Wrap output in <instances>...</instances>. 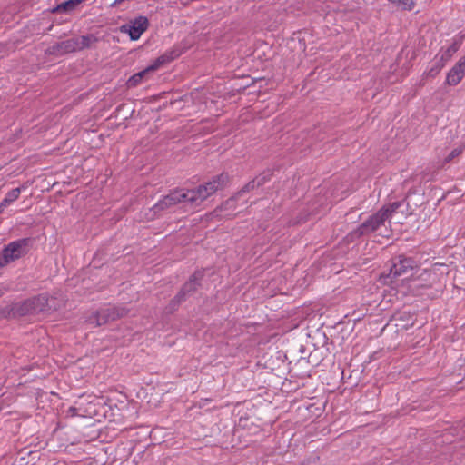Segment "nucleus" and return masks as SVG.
I'll return each instance as SVG.
<instances>
[{
	"label": "nucleus",
	"instance_id": "nucleus-17",
	"mask_svg": "<svg viewBox=\"0 0 465 465\" xmlns=\"http://www.w3.org/2000/svg\"><path fill=\"white\" fill-rule=\"evenodd\" d=\"M20 193H21L20 188H15V189H12L11 191H9L7 193V194L5 195V199L2 201V206H7L11 203L17 200Z\"/></svg>",
	"mask_w": 465,
	"mask_h": 465
},
{
	"label": "nucleus",
	"instance_id": "nucleus-25",
	"mask_svg": "<svg viewBox=\"0 0 465 465\" xmlns=\"http://www.w3.org/2000/svg\"><path fill=\"white\" fill-rule=\"evenodd\" d=\"M401 206L400 202H394L391 203L387 207H383L381 210H386L387 211V219L391 215L392 213H394L399 207Z\"/></svg>",
	"mask_w": 465,
	"mask_h": 465
},
{
	"label": "nucleus",
	"instance_id": "nucleus-2",
	"mask_svg": "<svg viewBox=\"0 0 465 465\" xmlns=\"http://www.w3.org/2000/svg\"><path fill=\"white\" fill-rule=\"evenodd\" d=\"M128 310L122 306H107L98 310L89 317L88 322L94 326H101L125 316Z\"/></svg>",
	"mask_w": 465,
	"mask_h": 465
},
{
	"label": "nucleus",
	"instance_id": "nucleus-9",
	"mask_svg": "<svg viewBox=\"0 0 465 465\" xmlns=\"http://www.w3.org/2000/svg\"><path fill=\"white\" fill-rule=\"evenodd\" d=\"M465 75V57H462L447 74L446 83L457 85Z\"/></svg>",
	"mask_w": 465,
	"mask_h": 465
},
{
	"label": "nucleus",
	"instance_id": "nucleus-26",
	"mask_svg": "<svg viewBox=\"0 0 465 465\" xmlns=\"http://www.w3.org/2000/svg\"><path fill=\"white\" fill-rule=\"evenodd\" d=\"M269 176L270 174H266V173H262L258 176H256L253 180L254 182L256 183V184L258 185V187L263 185L268 180H269Z\"/></svg>",
	"mask_w": 465,
	"mask_h": 465
},
{
	"label": "nucleus",
	"instance_id": "nucleus-27",
	"mask_svg": "<svg viewBox=\"0 0 465 465\" xmlns=\"http://www.w3.org/2000/svg\"><path fill=\"white\" fill-rule=\"evenodd\" d=\"M35 302V300L33 301H26L23 304H22V310H21V313H26L29 310V308L32 307V305L34 304Z\"/></svg>",
	"mask_w": 465,
	"mask_h": 465
},
{
	"label": "nucleus",
	"instance_id": "nucleus-13",
	"mask_svg": "<svg viewBox=\"0 0 465 465\" xmlns=\"http://www.w3.org/2000/svg\"><path fill=\"white\" fill-rule=\"evenodd\" d=\"M255 188H258V185L256 184V183L254 182V180L252 179V181H250L248 183H246L234 196L231 197L230 199H228L225 203H224V206L226 205H229L230 203H232L233 202H235L240 196H242L243 193H249L252 190H254Z\"/></svg>",
	"mask_w": 465,
	"mask_h": 465
},
{
	"label": "nucleus",
	"instance_id": "nucleus-24",
	"mask_svg": "<svg viewBox=\"0 0 465 465\" xmlns=\"http://www.w3.org/2000/svg\"><path fill=\"white\" fill-rule=\"evenodd\" d=\"M46 53L49 54L62 55L64 54L63 51L62 42L56 43L55 45L48 47Z\"/></svg>",
	"mask_w": 465,
	"mask_h": 465
},
{
	"label": "nucleus",
	"instance_id": "nucleus-8",
	"mask_svg": "<svg viewBox=\"0 0 465 465\" xmlns=\"http://www.w3.org/2000/svg\"><path fill=\"white\" fill-rule=\"evenodd\" d=\"M229 182V175L227 173H221L219 175L214 176L212 181L205 183L204 184L200 185L205 193H208V196L213 195L218 190L223 189L225 184Z\"/></svg>",
	"mask_w": 465,
	"mask_h": 465
},
{
	"label": "nucleus",
	"instance_id": "nucleus-3",
	"mask_svg": "<svg viewBox=\"0 0 465 465\" xmlns=\"http://www.w3.org/2000/svg\"><path fill=\"white\" fill-rule=\"evenodd\" d=\"M28 242L29 239L24 238L14 241L5 246L0 255V268L25 255L27 252Z\"/></svg>",
	"mask_w": 465,
	"mask_h": 465
},
{
	"label": "nucleus",
	"instance_id": "nucleus-28",
	"mask_svg": "<svg viewBox=\"0 0 465 465\" xmlns=\"http://www.w3.org/2000/svg\"><path fill=\"white\" fill-rule=\"evenodd\" d=\"M13 310H14V308H12L11 310H7L6 312L5 311V312H0V318L7 317L10 314L11 311H13Z\"/></svg>",
	"mask_w": 465,
	"mask_h": 465
},
{
	"label": "nucleus",
	"instance_id": "nucleus-6",
	"mask_svg": "<svg viewBox=\"0 0 465 465\" xmlns=\"http://www.w3.org/2000/svg\"><path fill=\"white\" fill-rule=\"evenodd\" d=\"M168 59L165 55H162L157 58L155 63L152 65H149L144 70H142L141 72L134 74L132 75L126 82V85L128 88H133L140 84L147 76L153 73L155 70L158 69V67L164 64Z\"/></svg>",
	"mask_w": 465,
	"mask_h": 465
},
{
	"label": "nucleus",
	"instance_id": "nucleus-1",
	"mask_svg": "<svg viewBox=\"0 0 465 465\" xmlns=\"http://www.w3.org/2000/svg\"><path fill=\"white\" fill-rule=\"evenodd\" d=\"M184 189H173L168 194L160 199L153 207L149 208L145 213L147 220H153L163 212L176 206L180 203H186Z\"/></svg>",
	"mask_w": 465,
	"mask_h": 465
},
{
	"label": "nucleus",
	"instance_id": "nucleus-21",
	"mask_svg": "<svg viewBox=\"0 0 465 465\" xmlns=\"http://www.w3.org/2000/svg\"><path fill=\"white\" fill-rule=\"evenodd\" d=\"M391 4L395 5L402 10H411L414 7L413 0H389Z\"/></svg>",
	"mask_w": 465,
	"mask_h": 465
},
{
	"label": "nucleus",
	"instance_id": "nucleus-5",
	"mask_svg": "<svg viewBox=\"0 0 465 465\" xmlns=\"http://www.w3.org/2000/svg\"><path fill=\"white\" fill-rule=\"evenodd\" d=\"M148 26L149 21L147 17L140 15L129 23L121 25L119 30L121 33L128 34L130 39L135 41L147 30Z\"/></svg>",
	"mask_w": 465,
	"mask_h": 465
},
{
	"label": "nucleus",
	"instance_id": "nucleus-10",
	"mask_svg": "<svg viewBox=\"0 0 465 465\" xmlns=\"http://www.w3.org/2000/svg\"><path fill=\"white\" fill-rule=\"evenodd\" d=\"M97 415L96 409H68L66 413L67 417H79L88 420L89 425H94V421L100 420L98 418H95Z\"/></svg>",
	"mask_w": 465,
	"mask_h": 465
},
{
	"label": "nucleus",
	"instance_id": "nucleus-18",
	"mask_svg": "<svg viewBox=\"0 0 465 465\" xmlns=\"http://www.w3.org/2000/svg\"><path fill=\"white\" fill-rule=\"evenodd\" d=\"M445 64L440 60L437 59L434 64L424 74L427 77H435L444 67Z\"/></svg>",
	"mask_w": 465,
	"mask_h": 465
},
{
	"label": "nucleus",
	"instance_id": "nucleus-15",
	"mask_svg": "<svg viewBox=\"0 0 465 465\" xmlns=\"http://www.w3.org/2000/svg\"><path fill=\"white\" fill-rule=\"evenodd\" d=\"M78 45H79V51L89 48L92 44L97 42V37L94 35H83L80 38H77Z\"/></svg>",
	"mask_w": 465,
	"mask_h": 465
},
{
	"label": "nucleus",
	"instance_id": "nucleus-16",
	"mask_svg": "<svg viewBox=\"0 0 465 465\" xmlns=\"http://www.w3.org/2000/svg\"><path fill=\"white\" fill-rule=\"evenodd\" d=\"M63 51L65 54L79 51L77 38H71L62 41Z\"/></svg>",
	"mask_w": 465,
	"mask_h": 465
},
{
	"label": "nucleus",
	"instance_id": "nucleus-23",
	"mask_svg": "<svg viewBox=\"0 0 465 465\" xmlns=\"http://www.w3.org/2000/svg\"><path fill=\"white\" fill-rule=\"evenodd\" d=\"M465 149V145H460L456 148H454L450 153L449 155L444 159V163H450V161H452L454 158L458 157L459 155H460L462 153V152L464 151Z\"/></svg>",
	"mask_w": 465,
	"mask_h": 465
},
{
	"label": "nucleus",
	"instance_id": "nucleus-19",
	"mask_svg": "<svg viewBox=\"0 0 465 465\" xmlns=\"http://www.w3.org/2000/svg\"><path fill=\"white\" fill-rule=\"evenodd\" d=\"M185 300L182 298L178 293L171 300L169 304L166 306L165 311L168 313H172L178 309L180 304Z\"/></svg>",
	"mask_w": 465,
	"mask_h": 465
},
{
	"label": "nucleus",
	"instance_id": "nucleus-22",
	"mask_svg": "<svg viewBox=\"0 0 465 465\" xmlns=\"http://www.w3.org/2000/svg\"><path fill=\"white\" fill-rule=\"evenodd\" d=\"M83 0H68L57 6L58 11H70L82 3Z\"/></svg>",
	"mask_w": 465,
	"mask_h": 465
},
{
	"label": "nucleus",
	"instance_id": "nucleus-12",
	"mask_svg": "<svg viewBox=\"0 0 465 465\" xmlns=\"http://www.w3.org/2000/svg\"><path fill=\"white\" fill-rule=\"evenodd\" d=\"M386 220V210H379L376 213H374L368 219V221L371 223V226L373 227L374 231H376L381 225H382Z\"/></svg>",
	"mask_w": 465,
	"mask_h": 465
},
{
	"label": "nucleus",
	"instance_id": "nucleus-14",
	"mask_svg": "<svg viewBox=\"0 0 465 465\" xmlns=\"http://www.w3.org/2000/svg\"><path fill=\"white\" fill-rule=\"evenodd\" d=\"M372 232H374L373 227H371L370 222L366 220L356 230L351 232V237L359 238Z\"/></svg>",
	"mask_w": 465,
	"mask_h": 465
},
{
	"label": "nucleus",
	"instance_id": "nucleus-7",
	"mask_svg": "<svg viewBox=\"0 0 465 465\" xmlns=\"http://www.w3.org/2000/svg\"><path fill=\"white\" fill-rule=\"evenodd\" d=\"M203 272L197 271L195 272L189 280L183 285L181 290L178 292V294L186 300V298L193 293H194L197 289L201 285V281L203 280Z\"/></svg>",
	"mask_w": 465,
	"mask_h": 465
},
{
	"label": "nucleus",
	"instance_id": "nucleus-29",
	"mask_svg": "<svg viewBox=\"0 0 465 465\" xmlns=\"http://www.w3.org/2000/svg\"><path fill=\"white\" fill-rule=\"evenodd\" d=\"M3 295V292L0 291V297Z\"/></svg>",
	"mask_w": 465,
	"mask_h": 465
},
{
	"label": "nucleus",
	"instance_id": "nucleus-11",
	"mask_svg": "<svg viewBox=\"0 0 465 465\" xmlns=\"http://www.w3.org/2000/svg\"><path fill=\"white\" fill-rule=\"evenodd\" d=\"M184 195H186V203L192 205H199L209 197L200 185L195 189L184 190Z\"/></svg>",
	"mask_w": 465,
	"mask_h": 465
},
{
	"label": "nucleus",
	"instance_id": "nucleus-20",
	"mask_svg": "<svg viewBox=\"0 0 465 465\" xmlns=\"http://www.w3.org/2000/svg\"><path fill=\"white\" fill-rule=\"evenodd\" d=\"M459 49V45L456 43H453L450 46H449L440 55L439 59H440L444 64L448 62L452 54L456 53Z\"/></svg>",
	"mask_w": 465,
	"mask_h": 465
},
{
	"label": "nucleus",
	"instance_id": "nucleus-4",
	"mask_svg": "<svg viewBox=\"0 0 465 465\" xmlns=\"http://www.w3.org/2000/svg\"><path fill=\"white\" fill-rule=\"evenodd\" d=\"M416 266V262L412 258L399 255L393 259L390 273L387 277L391 278V282H392V280L397 277L408 274Z\"/></svg>",
	"mask_w": 465,
	"mask_h": 465
}]
</instances>
